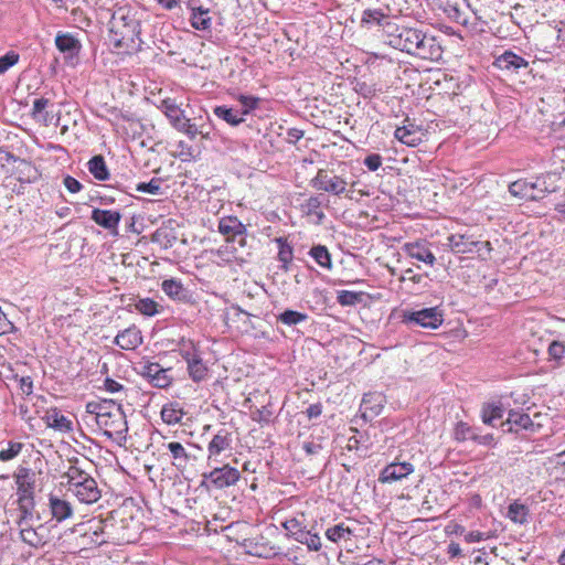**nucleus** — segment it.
<instances>
[{
    "mask_svg": "<svg viewBox=\"0 0 565 565\" xmlns=\"http://www.w3.org/2000/svg\"><path fill=\"white\" fill-rule=\"evenodd\" d=\"M390 36V44L393 47L408 54L429 61L441 57L443 50L435 36L427 35L417 29L406 26L399 29L394 25Z\"/></svg>",
    "mask_w": 565,
    "mask_h": 565,
    "instance_id": "f257e3e1",
    "label": "nucleus"
},
{
    "mask_svg": "<svg viewBox=\"0 0 565 565\" xmlns=\"http://www.w3.org/2000/svg\"><path fill=\"white\" fill-rule=\"evenodd\" d=\"M110 41L118 49L134 52L140 49V22L129 7L117 8L110 19Z\"/></svg>",
    "mask_w": 565,
    "mask_h": 565,
    "instance_id": "f03ea898",
    "label": "nucleus"
},
{
    "mask_svg": "<svg viewBox=\"0 0 565 565\" xmlns=\"http://www.w3.org/2000/svg\"><path fill=\"white\" fill-rule=\"evenodd\" d=\"M403 322L408 326H418L425 329H438L444 322V315L437 307L425 308L417 311H405Z\"/></svg>",
    "mask_w": 565,
    "mask_h": 565,
    "instance_id": "7ed1b4c3",
    "label": "nucleus"
},
{
    "mask_svg": "<svg viewBox=\"0 0 565 565\" xmlns=\"http://www.w3.org/2000/svg\"><path fill=\"white\" fill-rule=\"evenodd\" d=\"M104 435L114 440L126 439V433L128 430L127 419L124 411L120 407H113L111 415L107 417L98 418L96 423Z\"/></svg>",
    "mask_w": 565,
    "mask_h": 565,
    "instance_id": "20e7f679",
    "label": "nucleus"
},
{
    "mask_svg": "<svg viewBox=\"0 0 565 565\" xmlns=\"http://www.w3.org/2000/svg\"><path fill=\"white\" fill-rule=\"evenodd\" d=\"M203 482H210L216 489H224L234 486L241 478V473L236 468L228 465L216 467L209 473H203Z\"/></svg>",
    "mask_w": 565,
    "mask_h": 565,
    "instance_id": "39448f33",
    "label": "nucleus"
},
{
    "mask_svg": "<svg viewBox=\"0 0 565 565\" xmlns=\"http://www.w3.org/2000/svg\"><path fill=\"white\" fill-rule=\"evenodd\" d=\"M315 189L340 195L347 189V181L335 174L329 173L327 170L320 169L316 177L312 179Z\"/></svg>",
    "mask_w": 565,
    "mask_h": 565,
    "instance_id": "423d86ee",
    "label": "nucleus"
},
{
    "mask_svg": "<svg viewBox=\"0 0 565 565\" xmlns=\"http://www.w3.org/2000/svg\"><path fill=\"white\" fill-rule=\"evenodd\" d=\"M403 250L408 257L422 262L429 267H433L436 263V257L430 249V244L425 239L405 243Z\"/></svg>",
    "mask_w": 565,
    "mask_h": 565,
    "instance_id": "0eeeda50",
    "label": "nucleus"
},
{
    "mask_svg": "<svg viewBox=\"0 0 565 565\" xmlns=\"http://www.w3.org/2000/svg\"><path fill=\"white\" fill-rule=\"evenodd\" d=\"M232 449V435L226 429L218 430L210 440L207 445V461L220 462V457L223 452Z\"/></svg>",
    "mask_w": 565,
    "mask_h": 565,
    "instance_id": "6e6552de",
    "label": "nucleus"
},
{
    "mask_svg": "<svg viewBox=\"0 0 565 565\" xmlns=\"http://www.w3.org/2000/svg\"><path fill=\"white\" fill-rule=\"evenodd\" d=\"M394 136L404 145L416 147L425 140L426 132L422 127L411 122V120L407 118L405 119L403 126L395 129Z\"/></svg>",
    "mask_w": 565,
    "mask_h": 565,
    "instance_id": "1a4fd4ad",
    "label": "nucleus"
},
{
    "mask_svg": "<svg viewBox=\"0 0 565 565\" xmlns=\"http://www.w3.org/2000/svg\"><path fill=\"white\" fill-rule=\"evenodd\" d=\"M34 472L26 467H19L14 473V480L18 488V500L34 498Z\"/></svg>",
    "mask_w": 565,
    "mask_h": 565,
    "instance_id": "9d476101",
    "label": "nucleus"
},
{
    "mask_svg": "<svg viewBox=\"0 0 565 565\" xmlns=\"http://www.w3.org/2000/svg\"><path fill=\"white\" fill-rule=\"evenodd\" d=\"M140 374L147 377L153 386L164 388L170 385L171 379L168 376V370L159 363L146 362L140 365Z\"/></svg>",
    "mask_w": 565,
    "mask_h": 565,
    "instance_id": "9b49d317",
    "label": "nucleus"
},
{
    "mask_svg": "<svg viewBox=\"0 0 565 565\" xmlns=\"http://www.w3.org/2000/svg\"><path fill=\"white\" fill-rule=\"evenodd\" d=\"M414 472V466L411 462H392L387 465L380 473L379 481L391 483L402 480Z\"/></svg>",
    "mask_w": 565,
    "mask_h": 565,
    "instance_id": "f8f14e48",
    "label": "nucleus"
},
{
    "mask_svg": "<svg viewBox=\"0 0 565 565\" xmlns=\"http://www.w3.org/2000/svg\"><path fill=\"white\" fill-rule=\"evenodd\" d=\"M90 218L113 235L118 234V225L121 214L118 211L94 209Z\"/></svg>",
    "mask_w": 565,
    "mask_h": 565,
    "instance_id": "ddd939ff",
    "label": "nucleus"
},
{
    "mask_svg": "<svg viewBox=\"0 0 565 565\" xmlns=\"http://www.w3.org/2000/svg\"><path fill=\"white\" fill-rule=\"evenodd\" d=\"M447 245L449 248L457 254L473 253L478 249V246L483 242L475 239L471 235L465 234H452L447 238ZM484 245H489V242H484Z\"/></svg>",
    "mask_w": 565,
    "mask_h": 565,
    "instance_id": "4468645a",
    "label": "nucleus"
},
{
    "mask_svg": "<svg viewBox=\"0 0 565 565\" xmlns=\"http://www.w3.org/2000/svg\"><path fill=\"white\" fill-rule=\"evenodd\" d=\"M49 428L60 433H70L73 430V422L64 416L57 407H50L41 417Z\"/></svg>",
    "mask_w": 565,
    "mask_h": 565,
    "instance_id": "2eb2a0df",
    "label": "nucleus"
},
{
    "mask_svg": "<svg viewBox=\"0 0 565 565\" xmlns=\"http://www.w3.org/2000/svg\"><path fill=\"white\" fill-rule=\"evenodd\" d=\"M70 491L82 502L86 504L95 503L100 498V490L94 478H89L77 487H71Z\"/></svg>",
    "mask_w": 565,
    "mask_h": 565,
    "instance_id": "dca6fc26",
    "label": "nucleus"
},
{
    "mask_svg": "<svg viewBox=\"0 0 565 565\" xmlns=\"http://www.w3.org/2000/svg\"><path fill=\"white\" fill-rule=\"evenodd\" d=\"M362 26L379 25L383 26L386 33L390 35L394 29L393 23L390 22L388 15L383 12L382 9H365L361 17Z\"/></svg>",
    "mask_w": 565,
    "mask_h": 565,
    "instance_id": "f3484780",
    "label": "nucleus"
},
{
    "mask_svg": "<svg viewBox=\"0 0 565 565\" xmlns=\"http://www.w3.org/2000/svg\"><path fill=\"white\" fill-rule=\"evenodd\" d=\"M159 108L167 116L169 122L174 129H178L186 119L184 110L173 98L163 99Z\"/></svg>",
    "mask_w": 565,
    "mask_h": 565,
    "instance_id": "a211bd4d",
    "label": "nucleus"
},
{
    "mask_svg": "<svg viewBox=\"0 0 565 565\" xmlns=\"http://www.w3.org/2000/svg\"><path fill=\"white\" fill-rule=\"evenodd\" d=\"M114 342L122 350H135L142 343V335L140 330L132 326L119 332Z\"/></svg>",
    "mask_w": 565,
    "mask_h": 565,
    "instance_id": "6ab92c4d",
    "label": "nucleus"
},
{
    "mask_svg": "<svg viewBox=\"0 0 565 565\" xmlns=\"http://www.w3.org/2000/svg\"><path fill=\"white\" fill-rule=\"evenodd\" d=\"M13 174L21 183H32L40 178V172L34 164L24 159H14Z\"/></svg>",
    "mask_w": 565,
    "mask_h": 565,
    "instance_id": "aec40b11",
    "label": "nucleus"
},
{
    "mask_svg": "<svg viewBox=\"0 0 565 565\" xmlns=\"http://www.w3.org/2000/svg\"><path fill=\"white\" fill-rule=\"evenodd\" d=\"M218 232L227 241H233L236 236L244 235L246 227L236 216H224L218 221Z\"/></svg>",
    "mask_w": 565,
    "mask_h": 565,
    "instance_id": "412c9836",
    "label": "nucleus"
},
{
    "mask_svg": "<svg viewBox=\"0 0 565 565\" xmlns=\"http://www.w3.org/2000/svg\"><path fill=\"white\" fill-rule=\"evenodd\" d=\"M49 507L52 518L57 522H63L73 515V508L71 503L55 495H50Z\"/></svg>",
    "mask_w": 565,
    "mask_h": 565,
    "instance_id": "4be33fe9",
    "label": "nucleus"
},
{
    "mask_svg": "<svg viewBox=\"0 0 565 565\" xmlns=\"http://www.w3.org/2000/svg\"><path fill=\"white\" fill-rule=\"evenodd\" d=\"M191 10V25L199 31L210 30L212 25V18L210 10L203 7H194L191 2L188 4Z\"/></svg>",
    "mask_w": 565,
    "mask_h": 565,
    "instance_id": "5701e85b",
    "label": "nucleus"
},
{
    "mask_svg": "<svg viewBox=\"0 0 565 565\" xmlns=\"http://www.w3.org/2000/svg\"><path fill=\"white\" fill-rule=\"evenodd\" d=\"M55 45L60 52L66 54L68 57L77 55L82 47L81 42L70 33H57Z\"/></svg>",
    "mask_w": 565,
    "mask_h": 565,
    "instance_id": "b1692460",
    "label": "nucleus"
},
{
    "mask_svg": "<svg viewBox=\"0 0 565 565\" xmlns=\"http://www.w3.org/2000/svg\"><path fill=\"white\" fill-rule=\"evenodd\" d=\"M495 65L500 70L518 71L520 68L527 67L529 62L526 60H524L522 56H519L511 51H507L503 54H501L499 57H497Z\"/></svg>",
    "mask_w": 565,
    "mask_h": 565,
    "instance_id": "393cba45",
    "label": "nucleus"
},
{
    "mask_svg": "<svg viewBox=\"0 0 565 565\" xmlns=\"http://www.w3.org/2000/svg\"><path fill=\"white\" fill-rule=\"evenodd\" d=\"M537 184L526 180H516L509 185L511 195L524 200H537L540 196L534 193Z\"/></svg>",
    "mask_w": 565,
    "mask_h": 565,
    "instance_id": "a878e982",
    "label": "nucleus"
},
{
    "mask_svg": "<svg viewBox=\"0 0 565 565\" xmlns=\"http://www.w3.org/2000/svg\"><path fill=\"white\" fill-rule=\"evenodd\" d=\"M502 426L507 427L508 431H518L519 429H530L533 426L531 417L525 413L510 411L509 416Z\"/></svg>",
    "mask_w": 565,
    "mask_h": 565,
    "instance_id": "bb28decb",
    "label": "nucleus"
},
{
    "mask_svg": "<svg viewBox=\"0 0 565 565\" xmlns=\"http://www.w3.org/2000/svg\"><path fill=\"white\" fill-rule=\"evenodd\" d=\"M166 447L172 456L173 466L179 470L185 469L190 461V455L188 454L183 445L178 441H171L168 443Z\"/></svg>",
    "mask_w": 565,
    "mask_h": 565,
    "instance_id": "cd10ccee",
    "label": "nucleus"
},
{
    "mask_svg": "<svg viewBox=\"0 0 565 565\" xmlns=\"http://www.w3.org/2000/svg\"><path fill=\"white\" fill-rule=\"evenodd\" d=\"M19 527L20 537L25 544L35 548L45 544L44 537L38 532L36 529L32 527L30 524H25Z\"/></svg>",
    "mask_w": 565,
    "mask_h": 565,
    "instance_id": "c85d7f7f",
    "label": "nucleus"
},
{
    "mask_svg": "<svg viewBox=\"0 0 565 565\" xmlns=\"http://www.w3.org/2000/svg\"><path fill=\"white\" fill-rule=\"evenodd\" d=\"M184 415L183 409L175 403L167 404L161 409V418L168 425L179 424Z\"/></svg>",
    "mask_w": 565,
    "mask_h": 565,
    "instance_id": "c756f323",
    "label": "nucleus"
},
{
    "mask_svg": "<svg viewBox=\"0 0 565 565\" xmlns=\"http://www.w3.org/2000/svg\"><path fill=\"white\" fill-rule=\"evenodd\" d=\"M89 172L95 179L105 181L109 178L105 159L102 156H94L87 163Z\"/></svg>",
    "mask_w": 565,
    "mask_h": 565,
    "instance_id": "7c9ffc66",
    "label": "nucleus"
},
{
    "mask_svg": "<svg viewBox=\"0 0 565 565\" xmlns=\"http://www.w3.org/2000/svg\"><path fill=\"white\" fill-rule=\"evenodd\" d=\"M186 365L189 375L194 382H200L207 375V367L203 363L202 353L190 361Z\"/></svg>",
    "mask_w": 565,
    "mask_h": 565,
    "instance_id": "2f4dec72",
    "label": "nucleus"
},
{
    "mask_svg": "<svg viewBox=\"0 0 565 565\" xmlns=\"http://www.w3.org/2000/svg\"><path fill=\"white\" fill-rule=\"evenodd\" d=\"M64 477L67 479L68 489L71 487H77L90 478V476L76 465H71L65 472Z\"/></svg>",
    "mask_w": 565,
    "mask_h": 565,
    "instance_id": "473e14b6",
    "label": "nucleus"
},
{
    "mask_svg": "<svg viewBox=\"0 0 565 565\" xmlns=\"http://www.w3.org/2000/svg\"><path fill=\"white\" fill-rule=\"evenodd\" d=\"M161 288L164 294L171 299H182L185 296V289L180 280L166 279L161 284Z\"/></svg>",
    "mask_w": 565,
    "mask_h": 565,
    "instance_id": "72a5a7b5",
    "label": "nucleus"
},
{
    "mask_svg": "<svg viewBox=\"0 0 565 565\" xmlns=\"http://www.w3.org/2000/svg\"><path fill=\"white\" fill-rule=\"evenodd\" d=\"M301 210L305 214L309 216H315L317 218L316 223H321L322 220L326 217L324 213L321 210V202L317 196L309 198L301 205Z\"/></svg>",
    "mask_w": 565,
    "mask_h": 565,
    "instance_id": "f704fd0d",
    "label": "nucleus"
},
{
    "mask_svg": "<svg viewBox=\"0 0 565 565\" xmlns=\"http://www.w3.org/2000/svg\"><path fill=\"white\" fill-rule=\"evenodd\" d=\"M214 114L225 120L231 126H238L244 121V117L241 115L239 111H235L232 108H227L225 106H217L214 108Z\"/></svg>",
    "mask_w": 565,
    "mask_h": 565,
    "instance_id": "c9c22d12",
    "label": "nucleus"
},
{
    "mask_svg": "<svg viewBox=\"0 0 565 565\" xmlns=\"http://www.w3.org/2000/svg\"><path fill=\"white\" fill-rule=\"evenodd\" d=\"M275 243L278 246V259L282 263V268L287 270L292 260V247L284 237H277Z\"/></svg>",
    "mask_w": 565,
    "mask_h": 565,
    "instance_id": "e433bc0d",
    "label": "nucleus"
},
{
    "mask_svg": "<svg viewBox=\"0 0 565 565\" xmlns=\"http://www.w3.org/2000/svg\"><path fill=\"white\" fill-rule=\"evenodd\" d=\"M310 256L323 268L331 269V255L328 248L323 245L313 246L310 252Z\"/></svg>",
    "mask_w": 565,
    "mask_h": 565,
    "instance_id": "4c0bfd02",
    "label": "nucleus"
},
{
    "mask_svg": "<svg viewBox=\"0 0 565 565\" xmlns=\"http://www.w3.org/2000/svg\"><path fill=\"white\" fill-rule=\"evenodd\" d=\"M308 319L306 313L295 311V310H285L284 312L277 316V321L281 322L285 326H296L301 323Z\"/></svg>",
    "mask_w": 565,
    "mask_h": 565,
    "instance_id": "58836bf2",
    "label": "nucleus"
},
{
    "mask_svg": "<svg viewBox=\"0 0 565 565\" xmlns=\"http://www.w3.org/2000/svg\"><path fill=\"white\" fill-rule=\"evenodd\" d=\"M19 503V512L20 516L17 521V524L19 526L29 524L28 521L33 515L34 510V498L33 499H25V500H18Z\"/></svg>",
    "mask_w": 565,
    "mask_h": 565,
    "instance_id": "ea45409f",
    "label": "nucleus"
},
{
    "mask_svg": "<svg viewBox=\"0 0 565 565\" xmlns=\"http://www.w3.org/2000/svg\"><path fill=\"white\" fill-rule=\"evenodd\" d=\"M295 540L301 544L307 545L310 551L318 552L321 548L320 536L307 529L302 533L298 534V537Z\"/></svg>",
    "mask_w": 565,
    "mask_h": 565,
    "instance_id": "a19ab883",
    "label": "nucleus"
},
{
    "mask_svg": "<svg viewBox=\"0 0 565 565\" xmlns=\"http://www.w3.org/2000/svg\"><path fill=\"white\" fill-rule=\"evenodd\" d=\"M352 535H353V531L350 527L344 526L343 523H340L332 527H329L326 531L327 539L334 543H337L341 540H344L347 537H350Z\"/></svg>",
    "mask_w": 565,
    "mask_h": 565,
    "instance_id": "79ce46f5",
    "label": "nucleus"
},
{
    "mask_svg": "<svg viewBox=\"0 0 565 565\" xmlns=\"http://www.w3.org/2000/svg\"><path fill=\"white\" fill-rule=\"evenodd\" d=\"M482 422L487 425H493V420L503 417V408L501 405L488 404L482 407Z\"/></svg>",
    "mask_w": 565,
    "mask_h": 565,
    "instance_id": "37998d69",
    "label": "nucleus"
},
{
    "mask_svg": "<svg viewBox=\"0 0 565 565\" xmlns=\"http://www.w3.org/2000/svg\"><path fill=\"white\" fill-rule=\"evenodd\" d=\"M179 353L186 364L201 354L199 347L191 340H182L179 347Z\"/></svg>",
    "mask_w": 565,
    "mask_h": 565,
    "instance_id": "c03bdc74",
    "label": "nucleus"
},
{
    "mask_svg": "<svg viewBox=\"0 0 565 565\" xmlns=\"http://www.w3.org/2000/svg\"><path fill=\"white\" fill-rule=\"evenodd\" d=\"M508 516L512 522L523 524L527 519V509L521 503H511L508 510Z\"/></svg>",
    "mask_w": 565,
    "mask_h": 565,
    "instance_id": "a18cd8bd",
    "label": "nucleus"
},
{
    "mask_svg": "<svg viewBox=\"0 0 565 565\" xmlns=\"http://www.w3.org/2000/svg\"><path fill=\"white\" fill-rule=\"evenodd\" d=\"M24 445L20 441H9L7 449L0 450V461L7 462L17 458L22 451Z\"/></svg>",
    "mask_w": 565,
    "mask_h": 565,
    "instance_id": "49530a36",
    "label": "nucleus"
},
{
    "mask_svg": "<svg viewBox=\"0 0 565 565\" xmlns=\"http://www.w3.org/2000/svg\"><path fill=\"white\" fill-rule=\"evenodd\" d=\"M303 514H300V518H291L286 520L282 523V526L286 531L294 536V539L298 537V534L302 533L307 527L303 525Z\"/></svg>",
    "mask_w": 565,
    "mask_h": 565,
    "instance_id": "de8ad7c7",
    "label": "nucleus"
},
{
    "mask_svg": "<svg viewBox=\"0 0 565 565\" xmlns=\"http://www.w3.org/2000/svg\"><path fill=\"white\" fill-rule=\"evenodd\" d=\"M455 436H456V439L459 441H465L468 439H471V440L478 439V435L475 433L473 428L462 422L457 424V426L455 428Z\"/></svg>",
    "mask_w": 565,
    "mask_h": 565,
    "instance_id": "09e8293b",
    "label": "nucleus"
},
{
    "mask_svg": "<svg viewBox=\"0 0 565 565\" xmlns=\"http://www.w3.org/2000/svg\"><path fill=\"white\" fill-rule=\"evenodd\" d=\"M136 309L142 315L151 317L158 312V303L150 298H145L136 303Z\"/></svg>",
    "mask_w": 565,
    "mask_h": 565,
    "instance_id": "8fccbe9b",
    "label": "nucleus"
},
{
    "mask_svg": "<svg viewBox=\"0 0 565 565\" xmlns=\"http://www.w3.org/2000/svg\"><path fill=\"white\" fill-rule=\"evenodd\" d=\"M337 300L341 306H354L361 300V294L350 290H341L338 292Z\"/></svg>",
    "mask_w": 565,
    "mask_h": 565,
    "instance_id": "3c124183",
    "label": "nucleus"
},
{
    "mask_svg": "<svg viewBox=\"0 0 565 565\" xmlns=\"http://www.w3.org/2000/svg\"><path fill=\"white\" fill-rule=\"evenodd\" d=\"M177 130L185 134L191 140H193L200 132H202V126L201 124L191 122V120L186 118Z\"/></svg>",
    "mask_w": 565,
    "mask_h": 565,
    "instance_id": "603ef678",
    "label": "nucleus"
},
{
    "mask_svg": "<svg viewBox=\"0 0 565 565\" xmlns=\"http://www.w3.org/2000/svg\"><path fill=\"white\" fill-rule=\"evenodd\" d=\"M136 190L139 192L150 193L157 195L161 190V180L153 178L149 182H141L137 184Z\"/></svg>",
    "mask_w": 565,
    "mask_h": 565,
    "instance_id": "864d4df0",
    "label": "nucleus"
},
{
    "mask_svg": "<svg viewBox=\"0 0 565 565\" xmlns=\"http://www.w3.org/2000/svg\"><path fill=\"white\" fill-rule=\"evenodd\" d=\"M19 54L14 51H9L3 56H0V75L4 74L10 67L19 62Z\"/></svg>",
    "mask_w": 565,
    "mask_h": 565,
    "instance_id": "5fc2aeb1",
    "label": "nucleus"
},
{
    "mask_svg": "<svg viewBox=\"0 0 565 565\" xmlns=\"http://www.w3.org/2000/svg\"><path fill=\"white\" fill-rule=\"evenodd\" d=\"M50 100L47 98H36L33 102L32 114L34 118H38L42 121H47V114H43L44 109L49 105Z\"/></svg>",
    "mask_w": 565,
    "mask_h": 565,
    "instance_id": "6e6d98bb",
    "label": "nucleus"
},
{
    "mask_svg": "<svg viewBox=\"0 0 565 565\" xmlns=\"http://www.w3.org/2000/svg\"><path fill=\"white\" fill-rule=\"evenodd\" d=\"M238 102L242 106V110L239 113L244 117L257 107L259 99L254 96L239 95Z\"/></svg>",
    "mask_w": 565,
    "mask_h": 565,
    "instance_id": "4d7b16f0",
    "label": "nucleus"
},
{
    "mask_svg": "<svg viewBox=\"0 0 565 565\" xmlns=\"http://www.w3.org/2000/svg\"><path fill=\"white\" fill-rule=\"evenodd\" d=\"M120 406L121 405H119L113 401H107V399L100 401L99 407H98V417H96V423H98V418L107 417V416L111 415L113 407H120Z\"/></svg>",
    "mask_w": 565,
    "mask_h": 565,
    "instance_id": "13d9d810",
    "label": "nucleus"
},
{
    "mask_svg": "<svg viewBox=\"0 0 565 565\" xmlns=\"http://www.w3.org/2000/svg\"><path fill=\"white\" fill-rule=\"evenodd\" d=\"M548 354L554 360H561L565 355V344L559 341H553L548 347Z\"/></svg>",
    "mask_w": 565,
    "mask_h": 565,
    "instance_id": "bf43d9fd",
    "label": "nucleus"
},
{
    "mask_svg": "<svg viewBox=\"0 0 565 565\" xmlns=\"http://www.w3.org/2000/svg\"><path fill=\"white\" fill-rule=\"evenodd\" d=\"M250 416L254 422H257L259 424H267L270 420L271 412L266 406H264L252 412Z\"/></svg>",
    "mask_w": 565,
    "mask_h": 565,
    "instance_id": "052dcab7",
    "label": "nucleus"
},
{
    "mask_svg": "<svg viewBox=\"0 0 565 565\" xmlns=\"http://www.w3.org/2000/svg\"><path fill=\"white\" fill-rule=\"evenodd\" d=\"M492 535L490 533L480 532V531H471L465 534V541L467 543H477L481 541H486L490 539Z\"/></svg>",
    "mask_w": 565,
    "mask_h": 565,
    "instance_id": "680f3d73",
    "label": "nucleus"
},
{
    "mask_svg": "<svg viewBox=\"0 0 565 565\" xmlns=\"http://www.w3.org/2000/svg\"><path fill=\"white\" fill-rule=\"evenodd\" d=\"M364 164L370 171H376L382 166V157L379 153H371L364 159Z\"/></svg>",
    "mask_w": 565,
    "mask_h": 565,
    "instance_id": "e2e57ef3",
    "label": "nucleus"
},
{
    "mask_svg": "<svg viewBox=\"0 0 565 565\" xmlns=\"http://www.w3.org/2000/svg\"><path fill=\"white\" fill-rule=\"evenodd\" d=\"M355 90L362 95L364 98H369L375 95L376 89L373 85H369L366 83H356Z\"/></svg>",
    "mask_w": 565,
    "mask_h": 565,
    "instance_id": "0e129e2a",
    "label": "nucleus"
},
{
    "mask_svg": "<svg viewBox=\"0 0 565 565\" xmlns=\"http://www.w3.org/2000/svg\"><path fill=\"white\" fill-rule=\"evenodd\" d=\"M63 183L71 193H77L82 190L81 182L71 175L65 177Z\"/></svg>",
    "mask_w": 565,
    "mask_h": 565,
    "instance_id": "69168bd1",
    "label": "nucleus"
},
{
    "mask_svg": "<svg viewBox=\"0 0 565 565\" xmlns=\"http://www.w3.org/2000/svg\"><path fill=\"white\" fill-rule=\"evenodd\" d=\"M33 407H34V417L40 416L41 413L45 414V411L49 409L46 407V398L41 395L34 396Z\"/></svg>",
    "mask_w": 565,
    "mask_h": 565,
    "instance_id": "338daca9",
    "label": "nucleus"
},
{
    "mask_svg": "<svg viewBox=\"0 0 565 565\" xmlns=\"http://www.w3.org/2000/svg\"><path fill=\"white\" fill-rule=\"evenodd\" d=\"M19 387L21 392L28 396L32 395L33 392V381L30 376H23L19 381Z\"/></svg>",
    "mask_w": 565,
    "mask_h": 565,
    "instance_id": "774afa93",
    "label": "nucleus"
}]
</instances>
